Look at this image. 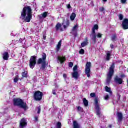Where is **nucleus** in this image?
<instances>
[{
    "instance_id": "29",
    "label": "nucleus",
    "mask_w": 128,
    "mask_h": 128,
    "mask_svg": "<svg viewBox=\"0 0 128 128\" xmlns=\"http://www.w3.org/2000/svg\"><path fill=\"white\" fill-rule=\"evenodd\" d=\"M96 37L98 38H102V34H98L96 35Z\"/></svg>"
},
{
    "instance_id": "10",
    "label": "nucleus",
    "mask_w": 128,
    "mask_h": 128,
    "mask_svg": "<svg viewBox=\"0 0 128 128\" xmlns=\"http://www.w3.org/2000/svg\"><path fill=\"white\" fill-rule=\"evenodd\" d=\"M30 68H34V66L36 64V57L33 56L31 58L30 60Z\"/></svg>"
},
{
    "instance_id": "33",
    "label": "nucleus",
    "mask_w": 128,
    "mask_h": 128,
    "mask_svg": "<svg viewBox=\"0 0 128 128\" xmlns=\"http://www.w3.org/2000/svg\"><path fill=\"white\" fill-rule=\"evenodd\" d=\"M39 18H40V22H42V20H44V18H46V16H40Z\"/></svg>"
},
{
    "instance_id": "4",
    "label": "nucleus",
    "mask_w": 128,
    "mask_h": 128,
    "mask_svg": "<svg viewBox=\"0 0 128 128\" xmlns=\"http://www.w3.org/2000/svg\"><path fill=\"white\" fill-rule=\"evenodd\" d=\"M22 16H32V10L30 6H25L22 12Z\"/></svg>"
},
{
    "instance_id": "22",
    "label": "nucleus",
    "mask_w": 128,
    "mask_h": 128,
    "mask_svg": "<svg viewBox=\"0 0 128 128\" xmlns=\"http://www.w3.org/2000/svg\"><path fill=\"white\" fill-rule=\"evenodd\" d=\"M105 90L106 92H108L110 94H112V89L108 86L105 87Z\"/></svg>"
},
{
    "instance_id": "24",
    "label": "nucleus",
    "mask_w": 128,
    "mask_h": 128,
    "mask_svg": "<svg viewBox=\"0 0 128 128\" xmlns=\"http://www.w3.org/2000/svg\"><path fill=\"white\" fill-rule=\"evenodd\" d=\"M83 103L84 104V106H88V102L86 100V99L84 98L83 99Z\"/></svg>"
},
{
    "instance_id": "19",
    "label": "nucleus",
    "mask_w": 128,
    "mask_h": 128,
    "mask_svg": "<svg viewBox=\"0 0 128 128\" xmlns=\"http://www.w3.org/2000/svg\"><path fill=\"white\" fill-rule=\"evenodd\" d=\"M58 60L60 62V64H64L66 62V57H58Z\"/></svg>"
},
{
    "instance_id": "37",
    "label": "nucleus",
    "mask_w": 128,
    "mask_h": 128,
    "mask_svg": "<svg viewBox=\"0 0 128 128\" xmlns=\"http://www.w3.org/2000/svg\"><path fill=\"white\" fill-rule=\"evenodd\" d=\"M84 54V50L83 49L81 50L80 52V54Z\"/></svg>"
},
{
    "instance_id": "47",
    "label": "nucleus",
    "mask_w": 128,
    "mask_h": 128,
    "mask_svg": "<svg viewBox=\"0 0 128 128\" xmlns=\"http://www.w3.org/2000/svg\"><path fill=\"white\" fill-rule=\"evenodd\" d=\"M120 20H124V16H120Z\"/></svg>"
},
{
    "instance_id": "55",
    "label": "nucleus",
    "mask_w": 128,
    "mask_h": 128,
    "mask_svg": "<svg viewBox=\"0 0 128 128\" xmlns=\"http://www.w3.org/2000/svg\"><path fill=\"white\" fill-rule=\"evenodd\" d=\"M0 16H2V14H0Z\"/></svg>"
},
{
    "instance_id": "16",
    "label": "nucleus",
    "mask_w": 128,
    "mask_h": 128,
    "mask_svg": "<svg viewBox=\"0 0 128 128\" xmlns=\"http://www.w3.org/2000/svg\"><path fill=\"white\" fill-rule=\"evenodd\" d=\"M2 58L4 60H8V58H10V54L8 52H4L2 54Z\"/></svg>"
},
{
    "instance_id": "44",
    "label": "nucleus",
    "mask_w": 128,
    "mask_h": 128,
    "mask_svg": "<svg viewBox=\"0 0 128 128\" xmlns=\"http://www.w3.org/2000/svg\"><path fill=\"white\" fill-rule=\"evenodd\" d=\"M67 8H68V10H70V8H72V6H70V4H68V5H67Z\"/></svg>"
},
{
    "instance_id": "6",
    "label": "nucleus",
    "mask_w": 128,
    "mask_h": 128,
    "mask_svg": "<svg viewBox=\"0 0 128 128\" xmlns=\"http://www.w3.org/2000/svg\"><path fill=\"white\" fill-rule=\"evenodd\" d=\"M95 102V106L96 110V114L97 116H98L99 118H101L102 116V112H100V102L98 98H96L94 100Z\"/></svg>"
},
{
    "instance_id": "11",
    "label": "nucleus",
    "mask_w": 128,
    "mask_h": 128,
    "mask_svg": "<svg viewBox=\"0 0 128 128\" xmlns=\"http://www.w3.org/2000/svg\"><path fill=\"white\" fill-rule=\"evenodd\" d=\"M78 25H76L75 26L72 32H71V34H73V36H78Z\"/></svg>"
},
{
    "instance_id": "25",
    "label": "nucleus",
    "mask_w": 128,
    "mask_h": 128,
    "mask_svg": "<svg viewBox=\"0 0 128 128\" xmlns=\"http://www.w3.org/2000/svg\"><path fill=\"white\" fill-rule=\"evenodd\" d=\"M88 41L84 42L83 43H82L81 44V46H82V48H84V46H88Z\"/></svg>"
},
{
    "instance_id": "52",
    "label": "nucleus",
    "mask_w": 128,
    "mask_h": 128,
    "mask_svg": "<svg viewBox=\"0 0 128 128\" xmlns=\"http://www.w3.org/2000/svg\"><path fill=\"white\" fill-rule=\"evenodd\" d=\"M44 40H46V36H44Z\"/></svg>"
},
{
    "instance_id": "49",
    "label": "nucleus",
    "mask_w": 128,
    "mask_h": 128,
    "mask_svg": "<svg viewBox=\"0 0 128 128\" xmlns=\"http://www.w3.org/2000/svg\"><path fill=\"white\" fill-rule=\"evenodd\" d=\"M53 94H54V95H56V90H53Z\"/></svg>"
},
{
    "instance_id": "21",
    "label": "nucleus",
    "mask_w": 128,
    "mask_h": 128,
    "mask_svg": "<svg viewBox=\"0 0 128 128\" xmlns=\"http://www.w3.org/2000/svg\"><path fill=\"white\" fill-rule=\"evenodd\" d=\"M106 60H110V56L112 54V52H106Z\"/></svg>"
},
{
    "instance_id": "36",
    "label": "nucleus",
    "mask_w": 128,
    "mask_h": 128,
    "mask_svg": "<svg viewBox=\"0 0 128 128\" xmlns=\"http://www.w3.org/2000/svg\"><path fill=\"white\" fill-rule=\"evenodd\" d=\"M110 98V96L108 95H106L105 96H104V100H108V99Z\"/></svg>"
},
{
    "instance_id": "20",
    "label": "nucleus",
    "mask_w": 128,
    "mask_h": 128,
    "mask_svg": "<svg viewBox=\"0 0 128 128\" xmlns=\"http://www.w3.org/2000/svg\"><path fill=\"white\" fill-rule=\"evenodd\" d=\"M60 48H62V40L60 41V42L58 43V44L57 45V47L56 48V50L57 52H60Z\"/></svg>"
},
{
    "instance_id": "26",
    "label": "nucleus",
    "mask_w": 128,
    "mask_h": 128,
    "mask_svg": "<svg viewBox=\"0 0 128 128\" xmlns=\"http://www.w3.org/2000/svg\"><path fill=\"white\" fill-rule=\"evenodd\" d=\"M99 10L100 12H103V14L106 12V9H104V7L100 8Z\"/></svg>"
},
{
    "instance_id": "53",
    "label": "nucleus",
    "mask_w": 128,
    "mask_h": 128,
    "mask_svg": "<svg viewBox=\"0 0 128 128\" xmlns=\"http://www.w3.org/2000/svg\"><path fill=\"white\" fill-rule=\"evenodd\" d=\"M124 75H122L121 76L122 78H124Z\"/></svg>"
},
{
    "instance_id": "27",
    "label": "nucleus",
    "mask_w": 128,
    "mask_h": 128,
    "mask_svg": "<svg viewBox=\"0 0 128 128\" xmlns=\"http://www.w3.org/2000/svg\"><path fill=\"white\" fill-rule=\"evenodd\" d=\"M77 110L78 112H84V108H80V106L78 107Z\"/></svg>"
},
{
    "instance_id": "40",
    "label": "nucleus",
    "mask_w": 128,
    "mask_h": 128,
    "mask_svg": "<svg viewBox=\"0 0 128 128\" xmlns=\"http://www.w3.org/2000/svg\"><path fill=\"white\" fill-rule=\"evenodd\" d=\"M69 66L70 68H72V66H74V64L72 62H70L69 64Z\"/></svg>"
},
{
    "instance_id": "43",
    "label": "nucleus",
    "mask_w": 128,
    "mask_h": 128,
    "mask_svg": "<svg viewBox=\"0 0 128 128\" xmlns=\"http://www.w3.org/2000/svg\"><path fill=\"white\" fill-rule=\"evenodd\" d=\"M76 19V16H70V20H74Z\"/></svg>"
},
{
    "instance_id": "34",
    "label": "nucleus",
    "mask_w": 128,
    "mask_h": 128,
    "mask_svg": "<svg viewBox=\"0 0 128 128\" xmlns=\"http://www.w3.org/2000/svg\"><path fill=\"white\" fill-rule=\"evenodd\" d=\"M78 70V65H76L73 68L74 72H76Z\"/></svg>"
},
{
    "instance_id": "32",
    "label": "nucleus",
    "mask_w": 128,
    "mask_h": 128,
    "mask_svg": "<svg viewBox=\"0 0 128 128\" xmlns=\"http://www.w3.org/2000/svg\"><path fill=\"white\" fill-rule=\"evenodd\" d=\"M16 44H18V40L16 41V40H14L12 41V46H13L14 44L16 45Z\"/></svg>"
},
{
    "instance_id": "3",
    "label": "nucleus",
    "mask_w": 128,
    "mask_h": 128,
    "mask_svg": "<svg viewBox=\"0 0 128 128\" xmlns=\"http://www.w3.org/2000/svg\"><path fill=\"white\" fill-rule=\"evenodd\" d=\"M14 105L20 106V108H23V110H26L28 108V106H26V103L24 102V101L20 99H14Z\"/></svg>"
},
{
    "instance_id": "30",
    "label": "nucleus",
    "mask_w": 128,
    "mask_h": 128,
    "mask_svg": "<svg viewBox=\"0 0 128 128\" xmlns=\"http://www.w3.org/2000/svg\"><path fill=\"white\" fill-rule=\"evenodd\" d=\"M112 42H116V35L114 34L112 36Z\"/></svg>"
},
{
    "instance_id": "42",
    "label": "nucleus",
    "mask_w": 128,
    "mask_h": 128,
    "mask_svg": "<svg viewBox=\"0 0 128 128\" xmlns=\"http://www.w3.org/2000/svg\"><path fill=\"white\" fill-rule=\"evenodd\" d=\"M90 96L92 98H94L96 96V94L94 93H92L90 94Z\"/></svg>"
},
{
    "instance_id": "18",
    "label": "nucleus",
    "mask_w": 128,
    "mask_h": 128,
    "mask_svg": "<svg viewBox=\"0 0 128 128\" xmlns=\"http://www.w3.org/2000/svg\"><path fill=\"white\" fill-rule=\"evenodd\" d=\"M118 122H122V113H118Z\"/></svg>"
},
{
    "instance_id": "39",
    "label": "nucleus",
    "mask_w": 128,
    "mask_h": 128,
    "mask_svg": "<svg viewBox=\"0 0 128 128\" xmlns=\"http://www.w3.org/2000/svg\"><path fill=\"white\" fill-rule=\"evenodd\" d=\"M126 0H121L122 4H124L126 2Z\"/></svg>"
},
{
    "instance_id": "28",
    "label": "nucleus",
    "mask_w": 128,
    "mask_h": 128,
    "mask_svg": "<svg viewBox=\"0 0 128 128\" xmlns=\"http://www.w3.org/2000/svg\"><path fill=\"white\" fill-rule=\"evenodd\" d=\"M28 72H23L22 73V76L23 77V78H28Z\"/></svg>"
},
{
    "instance_id": "8",
    "label": "nucleus",
    "mask_w": 128,
    "mask_h": 128,
    "mask_svg": "<svg viewBox=\"0 0 128 128\" xmlns=\"http://www.w3.org/2000/svg\"><path fill=\"white\" fill-rule=\"evenodd\" d=\"M44 94L40 91H36L34 94V98L36 102H40L42 100Z\"/></svg>"
},
{
    "instance_id": "50",
    "label": "nucleus",
    "mask_w": 128,
    "mask_h": 128,
    "mask_svg": "<svg viewBox=\"0 0 128 128\" xmlns=\"http://www.w3.org/2000/svg\"><path fill=\"white\" fill-rule=\"evenodd\" d=\"M103 2L104 3H106V2H108V0H103Z\"/></svg>"
},
{
    "instance_id": "38",
    "label": "nucleus",
    "mask_w": 128,
    "mask_h": 128,
    "mask_svg": "<svg viewBox=\"0 0 128 128\" xmlns=\"http://www.w3.org/2000/svg\"><path fill=\"white\" fill-rule=\"evenodd\" d=\"M37 109L38 110V114H40V110H41V108L40 106H39L37 108Z\"/></svg>"
},
{
    "instance_id": "13",
    "label": "nucleus",
    "mask_w": 128,
    "mask_h": 128,
    "mask_svg": "<svg viewBox=\"0 0 128 128\" xmlns=\"http://www.w3.org/2000/svg\"><path fill=\"white\" fill-rule=\"evenodd\" d=\"M26 126H28L26 120L24 118L22 119L20 122V128H24Z\"/></svg>"
},
{
    "instance_id": "46",
    "label": "nucleus",
    "mask_w": 128,
    "mask_h": 128,
    "mask_svg": "<svg viewBox=\"0 0 128 128\" xmlns=\"http://www.w3.org/2000/svg\"><path fill=\"white\" fill-rule=\"evenodd\" d=\"M71 16H76V13H72Z\"/></svg>"
},
{
    "instance_id": "7",
    "label": "nucleus",
    "mask_w": 128,
    "mask_h": 128,
    "mask_svg": "<svg viewBox=\"0 0 128 128\" xmlns=\"http://www.w3.org/2000/svg\"><path fill=\"white\" fill-rule=\"evenodd\" d=\"M98 30V26L94 25L92 31V34H91V38L92 40L94 42V44L96 42V30Z\"/></svg>"
},
{
    "instance_id": "41",
    "label": "nucleus",
    "mask_w": 128,
    "mask_h": 128,
    "mask_svg": "<svg viewBox=\"0 0 128 128\" xmlns=\"http://www.w3.org/2000/svg\"><path fill=\"white\" fill-rule=\"evenodd\" d=\"M18 82V78H16L14 79V82Z\"/></svg>"
},
{
    "instance_id": "51",
    "label": "nucleus",
    "mask_w": 128,
    "mask_h": 128,
    "mask_svg": "<svg viewBox=\"0 0 128 128\" xmlns=\"http://www.w3.org/2000/svg\"><path fill=\"white\" fill-rule=\"evenodd\" d=\"M110 47H111V48L112 49L114 48V45L111 44Z\"/></svg>"
},
{
    "instance_id": "14",
    "label": "nucleus",
    "mask_w": 128,
    "mask_h": 128,
    "mask_svg": "<svg viewBox=\"0 0 128 128\" xmlns=\"http://www.w3.org/2000/svg\"><path fill=\"white\" fill-rule=\"evenodd\" d=\"M20 19L22 20V22H30V20H32V16H21Z\"/></svg>"
},
{
    "instance_id": "9",
    "label": "nucleus",
    "mask_w": 128,
    "mask_h": 128,
    "mask_svg": "<svg viewBox=\"0 0 128 128\" xmlns=\"http://www.w3.org/2000/svg\"><path fill=\"white\" fill-rule=\"evenodd\" d=\"M92 66V63L90 62H88L86 67V74L88 78L90 76V68Z\"/></svg>"
},
{
    "instance_id": "54",
    "label": "nucleus",
    "mask_w": 128,
    "mask_h": 128,
    "mask_svg": "<svg viewBox=\"0 0 128 128\" xmlns=\"http://www.w3.org/2000/svg\"><path fill=\"white\" fill-rule=\"evenodd\" d=\"M120 16H122V15L120 14Z\"/></svg>"
},
{
    "instance_id": "2",
    "label": "nucleus",
    "mask_w": 128,
    "mask_h": 128,
    "mask_svg": "<svg viewBox=\"0 0 128 128\" xmlns=\"http://www.w3.org/2000/svg\"><path fill=\"white\" fill-rule=\"evenodd\" d=\"M114 64H112V65L110 67L109 72L107 74V85L110 84V81L112 80V78L114 74Z\"/></svg>"
},
{
    "instance_id": "12",
    "label": "nucleus",
    "mask_w": 128,
    "mask_h": 128,
    "mask_svg": "<svg viewBox=\"0 0 128 128\" xmlns=\"http://www.w3.org/2000/svg\"><path fill=\"white\" fill-rule=\"evenodd\" d=\"M122 26L124 30H128V19L126 18L122 22Z\"/></svg>"
},
{
    "instance_id": "17",
    "label": "nucleus",
    "mask_w": 128,
    "mask_h": 128,
    "mask_svg": "<svg viewBox=\"0 0 128 128\" xmlns=\"http://www.w3.org/2000/svg\"><path fill=\"white\" fill-rule=\"evenodd\" d=\"M72 76V78H76V80H78V77L80 76V75L78 74V72H74Z\"/></svg>"
},
{
    "instance_id": "45",
    "label": "nucleus",
    "mask_w": 128,
    "mask_h": 128,
    "mask_svg": "<svg viewBox=\"0 0 128 128\" xmlns=\"http://www.w3.org/2000/svg\"><path fill=\"white\" fill-rule=\"evenodd\" d=\"M35 120L36 122H38V116H35Z\"/></svg>"
},
{
    "instance_id": "5",
    "label": "nucleus",
    "mask_w": 128,
    "mask_h": 128,
    "mask_svg": "<svg viewBox=\"0 0 128 128\" xmlns=\"http://www.w3.org/2000/svg\"><path fill=\"white\" fill-rule=\"evenodd\" d=\"M42 58H40L38 60V64H42V69L45 70L46 66V54L44 53L43 54Z\"/></svg>"
},
{
    "instance_id": "35",
    "label": "nucleus",
    "mask_w": 128,
    "mask_h": 128,
    "mask_svg": "<svg viewBox=\"0 0 128 128\" xmlns=\"http://www.w3.org/2000/svg\"><path fill=\"white\" fill-rule=\"evenodd\" d=\"M48 16V12H44L42 14V16Z\"/></svg>"
},
{
    "instance_id": "1",
    "label": "nucleus",
    "mask_w": 128,
    "mask_h": 128,
    "mask_svg": "<svg viewBox=\"0 0 128 128\" xmlns=\"http://www.w3.org/2000/svg\"><path fill=\"white\" fill-rule=\"evenodd\" d=\"M64 28H62V24L60 23L58 24L56 26V30L57 32H64L70 26V21L68 20H64L63 22Z\"/></svg>"
},
{
    "instance_id": "15",
    "label": "nucleus",
    "mask_w": 128,
    "mask_h": 128,
    "mask_svg": "<svg viewBox=\"0 0 128 128\" xmlns=\"http://www.w3.org/2000/svg\"><path fill=\"white\" fill-rule=\"evenodd\" d=\"M114 82L116 84H122V82H124V80L122 78H118V76H116L114 78Z\"/></svg>"
},
{
    "instance_id": "48",
    "label": "nucleus",
    "mask_w": 128,
    "mask_h": 128,
    "mask_svg": "<svg viewBox=\"0 0 128 128\" xmlns=\"http://www.w3.org/2000/svg\"><path fill=\"white\" fill-rule=\"evenodd\" d=\"M63 76H64V78H67V75H66V74H64L63 75Z\"/></svg>"
},
{
    "instance_id": "31",
    "label": "nucleus",
    "mask_w": 128,
    "mask_h": 128,
    "mask_svg": "<svg viewBox=\"0 0 128 128\" xmlns=\"http://www.w3.org/2000/svg\"><path fill=\"white\" fill-rule=\"evenodd\" d=\"M18 42H20V44H26V41L24 40H22V39H20L19 40V41H18Z\"/></svg>"
},
{
    "instance_id": "23",
    "label": "nucleus",
    "mask_w": 128,
    "mask_h": 128,
    "mask_svg": "<svg viewBox=\"0 0 128 128\" xmlns=\"http://www.w3.org/2000/svg\"><path fill=\"white\" fill-rule=\"evenodd\" d=\"M73 126L74 128H80V126L78 124L76 121H74L73 123Z\"/></svg>"
}]
</instances>
